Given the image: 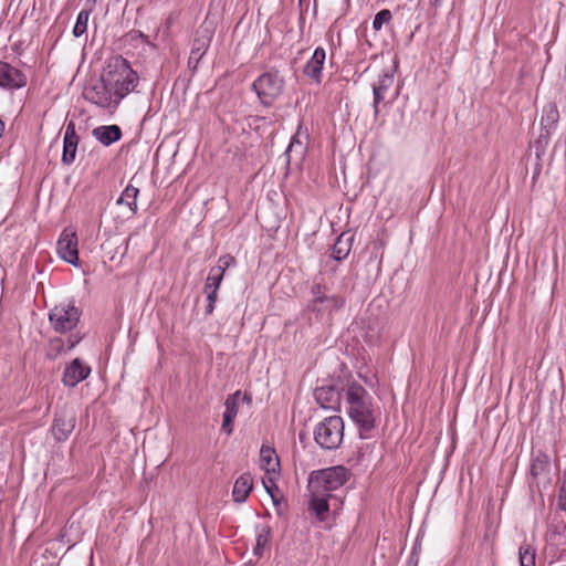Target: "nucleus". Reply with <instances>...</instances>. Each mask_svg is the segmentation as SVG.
Wrapping results in <instances>:
<instances>
[{
  "label": "nucleus",
  "instance_id": "obj_21",
  "mask_svg": "<svg viewBox=\"0 0 566 566\" xmlns=\"http://www.w3.org/2000/svg\"><path fill=\"white\" fill-rule=\"evenodd\" d=\"M317 403L325 409H336L340 402V392L333 386H323L314 391Z\"/></svg>",
  "mask_w": 566,
  "mask_h": 566
},
{
  "label": "nucleus",
  "instance_id": "obj_12",
  "mask_svg": "<svg viewBox=\"0 0 566 566\" xmlns=\"http://www.w3.org/2000/svg\"><path fill=\"white\" fill-rule=\"evenodd\" d=\"M240 400L251 402V397L242 395L240 390L229 395L224 401L226 410L223 412L222 430L230 436L233 432V421L238 415Z\"/></svg>",
  "mask_w": 566,
  "mask_h": 566
},
{
  "label": "nucleus",
  "instance_id": "obj_24",
  "mask_svg": "<svg viewBox=\"0 0 566 566\" xmlns=\"http://www.w3.org/2000/svg\"><path fill=\"white\" fill-rule=\"evenodd\" d=\"M253 489V479L249 473L240 475L233 485L232 496L238 503H243Z\"/></svg>",
  "mask_w": 566,
  "mask_h": 566
},
{
  "label": "nucleus",
  "instance_id": "obj_9",
  "mask_svg": "<svg viewBox=\"0 0 566 566\" xmlns=\"http://www.w3.org/2000/svg\"><path fill=\"white\" fill-rule=\"evenodd\" d=\"M75 424V413L69 409H61L54 415L53 424L51 427L52 434L57 441H65L73 432Z\"/></svg>",
  "mask_w": 566,
  "mask_h": 566
},
{
  "label": "nucleus",
  "instance_id": "obj_26",
  "mask_svg": "<svg viewBox=\"0 0 566 566\" xmlns=\"http://www.w3.org/2000/svg\"><path fill=\"white\" fill-rule=\"evenodd\" d=\"M261 468L268 473H275L280 467V460L275 450L269 446H262L260 450Z\"/></svg>",
  "mask_w": 566,
  "mask_h": 566
},
{
  "label": "nucleus",
  "instance_id": "obj_22",
  "mask_svg": "<svg viewBox=\"0 0 566 566\" xmlns=\"http://www.w3.org/2000/svg\"><path fill=\"white\" fill-rule=\"evenodd\" d=\"M394 84V74L384 72L379 74L378 81L373 85L374 93V109L377 115L379 112V104L385 99L386 92Z\"/></svg>",
  "mask_w": 566,
  "mask_h": 566
},
{
  "label": "nucleus",
  "instance_id": "obj_32",
  "mask_svg": "<svg viewBox=\"0 0 566 566\" xmlns=\"http://www.w3.org/2000/svg\"><path fill=\"white\" fill-rule=\"evenodd\" d=\"M91 15V10H81L77 14L75 25L73 28V35L78 38L87 30V23Z\"/></svg>",
  "mask_w": 566,
  "mask_h": 566
},
{
  "label": "nucleus",
  "instance_id": "obj_30",
  "mask_svg": "<svg viewBox=\"0 0 566 566\" xmlns=\"http://www.w3.org/2000/svg\"><path fill=\"white\" fill-rule=\"evenodd\" d=\"M271 539V528L268 525H263L256 536V544L253 548V554L258 557L262 556L264 547Z\"/></svg>",
  "mask_w": 566,
  "mask_h": 566
},
{
  "label": "nucleus",
  "instance_id": "obj_33",
  "mask_svg": "<svg viewBox=\"0 0 566 566\" xmlns=\"http://www.w3.org/2000/svg\"><path fill=\"white\" fill-rule=\"evenodd\" d=\"M391 12L388 9H382L379 12L376 13L374 21H373V28L376 31H379L385 23H388L391 20Z\"/></svg>",
  "mask_w": 566,
  "mask_h": 566
},
{
  "label": "nucleus",
  "instance_id": "obj_36",
  "mask_svg": "<svg viewBox=\"0 0 566 566\" xmlns=\"http://www.w3.org/2000/svg\"><path fill=\"white\" fill-rule=\"evenodd\" d=\"M559 506L566 511V470L563 473L562 485L559 489Z\"/></svg>",
  "mask_w": 566,
  "mask_h": 566
},
{
  "label": "nucleus",
  "instance_id": "obj_39",
  "mask_svg": "<svg viewBox=\"0 0 566 566\" xmlns=\"http://www.w3.org/2000/svg\"><path fill=\"white\" fill-rule=\"evenodd\" d=\"M265 488H266V490H268V493H270V494H271V496H272V497H274V495H273L272 491H271L268 486H265Z\"/></svg>",
  "mask_w": 566,
  "mask_h": 566
},
{
  "label": "nucleus",
  "instance_id": "obj_2",
  "mask_svg": "<svg viewBox=\"0 0 566 566\" xmlns=\"http://www.w3.org/2000/svg\"><path fill=\"white\" fill-rule=\"evenodd\" d=\"M102 75L113 90L115 104H119L125 96L134 92L139 83L137 72L133 70L129 62L120 55L113 56L108 60Z\"/></svg>",
  "mask_w": 566,
  "mask_h": 566
},
{
  "label": "nucleus",
  "instance_id": "obj_4",
  "mask_svg": "<svg viewBox=\"0 0 566 566\" xmlns=\"http://www.w3.org/2000/svg\"><path fill=\"white\" fill-rule=\"evenodd\" d=\"M349 478L348 470L343 465H335L323 470L314 471L308 479V490L331 494L343 486Z\"/></svg>",
  "mask_w": 566,
  "mask_h": 566
},
{
  "label": "nucleus",
  "instance_id": "obj_28",
  "mask_svg": "<svg viewBox=\"0 0 566 566\" xmlns=\"http://www.w3.org/2000/svg\"><path fill=\"white\" fill-rule=\"evenodd\" d=\"M559 119V113L555 104L549 103L543 107L541 125L548 135Z\"/></svg>",
  "mask_w": 566,
  "mask_h": 566
},
{
  "label": "nucleus",
  "instance_id": "obj_7",
  "mask_svg": "<svg viewBox=\"0 0 566 566\" xmlns=\"http://www.w3.org/2000/svg\"><path fill=\"white\" fill-rule=\"evenodd\" d=\"M83 96L87 102H91L102 108L116 109L119 105L115 104L113 90L105 82L103 75L99 81L84 88Z\"/></svg>",
  "mask_w": 566,
  "mask_h": 566
},
{
  "label": "nucleus",
  "instance_id": "obj_29",
  "mask_svg": "<svg viewBox=\"0 0 566 566\" xmlns=\"http://www.w3.org/2000/svg\"><path fill=\"white\" fill-rule=\"evenodd\" d=\"M139 193V189L134 187L133 185H128L123 191L122 196L118 198L117 203L123 205L126 203L132 211V213H136L138 210L137 207V196Z\"/></svg>",
  "mask_w": 566,
  "mask_h": 566
},
{
  "label": "nucleus",
  "instance_id": "obj_14",
  "mask_svg": "<svg viewBox=\"0 0 566 566\" xmlns=\"http://www.w3.org/2000/svg\"><path fill=\"white\" fill-rule=\"evenodd\" d=\"M212 39V30L203 23L196 31V38L193 39L189 62H195L196 64L202 59L206 54L210 42Z\"/></svg>",
  "mask_w": 566,
  "mask_h": 566
},
{
  "label": "nucleus",
  "instance_id": "obj_20",
  "mask_svg": "<svg viewBox=\"0 0 566 566\" xmlns=\"http://www.w3.org/2000/svg\"><path fill=\"white\" fill-rule=\"evenodd\" d=\"M78 140L80 137L76 134L75 123L71 120L67 123L64 134V145L62 155V161L64 164L70 165L75 160Z\"/></svg>",
  "mask_w": 566,
  "mask_h": 566
},
{
  "label": "nucleus",
  "instance_id": "obj_27",
  "mask_svg": "<svg viewBox=\"0 0 566 566\" xmlns=\"http://www.w3.org/2000/svg\"><path fill=\"white\" fill-rule=\"evenodd\" d=\"M353 237H346V233H342L332 248L331 259L339 262L347 258L352 249Z\"/></svg>",
  "mask_w": 566,
  "mask_h": 566
},
{
  "label": "nucleus",
  "instance_id": "obj_25",
  "mask_svg": "<svg viewBox=\"0 0 566 566\" xmlns=\"http://www.w3.org/2000/svg\"><path fill=\"white\" fill-rule=\"evenodd\" d=\"M307 142L308 134L306 130L303 132L302 126L300 125L286 148L285 155L287 157V161H290L292 153H295L300 158H302L305 154Z\"/></svg>",
  "mask_w": 566,
  "mask_h": 566
},
{
  "label": "nucleus",
  "instance_id": "obj_10",
  "mask_svg": "<svg viewBox=\"0 0 566 566\" xmlns=\"http://www.w3.org/2000/svg\"><path fill=\"white\" fill-rule=\"evenodd\" d=\"M28 77L19 69L0 61V87L4 90H19L27 85Z\"/></svg>",
  "mask_w": 566,
  "mask_h": 566
},
{
  "label": "nucleus",
  "instance_id": "obj_34",
  "mask_svg": "<svg viewBox=\"0 0 566 566\" xmlns=\"http://www.w3.org/2000/svg\"><path fill=\"white\" fill-rule=\"evenodd\" d=\"M205 293L207 294V306H206V314L211 315L214 310V305L218 298V290L212 289H205Z\"/></svg>",
  "mask_w": 566,
  "mask_h": 566
},
{
  "label": "nucleus",
  "instance_id": "obj_37",
  "mask_svg": "<svg viewBox=\"0 0 566 566\" xmlns=\"http://www.w3.org/2000/svg\"><path fill=\"white\" fill-rule=\"evenodd\" d=\"M3 130H4V123L2 122V119L0 118V137L2 136L3 134Z\"/></svg>",
  "mask_w": 566,
  "mask_h": 566
},
{
  "label": "nucleus",
  "instance_id": "obj_23",
  "mask_svg": "<svg viewBox=\"0 0 566 566\" xmlns=\"http://www.w3.org/2000/svg\"><path fill=\"white\" fill-rule=\"evenodd\" d=\"M92 134L104 146H109L122 138V130L117 125L98 126Z\"/></svg>",
  "mask_w": 566,
  "mask_h": 566
},
{
  "label": "nucleus",
  "instance_id": "obj_1",
  "mask_svg": "<svg viewBox=\"0 0 566 566\" xmlns=\"http://www.w3.org/2000/svg\"><path fill=\"white\" fill-rule=\"evenodd\" d=\"M345 401L349 418L359 427L360 437L366 438L364 432L376 427V411L371 396L361 385L354 381L347 385Z\"/></svg>",
  "mask_w": 566,
  "mask_h": 566
},
{
  "label": "nucleus",
  "instance_id": "obj_17",
  "mask_svg": "<svg viewBox=\"0 0 566 566\" xmlns=\"http://www.w3.org/2000/svg\"><path fill=\"white\" fill-rule=\"evenodd\" d=\"M326 60V52L323 48L315 49L312 57L303 67V74L315 84L322 82V70Z\"/></svg>",
  "mask_w": 566,
  "mask_h": 566
},
{
  "label": "nucleus",
  "instance_id": "obj_11",
  "mask_svg": "<svg viewBox=\"0 0 566 566\" xmlns=\"http://www.w3.org/2000/svg\"><path fill=\"white\" fill-rule=\"evenodd\" d=\"M83 338V335L78 332L71 333L66 339L62 337H52L48 342L45 355L49 359L54 360L59 356L73 349Z\"/></svg>",
  "mask_w": 566,
  "mask_h": 566
},
{
  "label": "nucleus",
  "instance_id": "obj_19",
  "mask_svg": "<svg viewBox=\"0 0 566 566\" xmlns=\"http://www.w3.org/2000/svg\"><path fill=\"white\" fill-rule=\"evenodd\" d=\"M308 491L311 493L308 511L316 517L318 522L326 521L329 512L328 500L332 497V494H324L315 490Z\"/></svg>",
  "mask_w": 566,
  "mask_h": 566
},
{
  "label": "nucleus",
  "instance_id": "obj_38",
  "mask_svg": "<svg viewBox=\"0 0 566 566\" xmlns=\"http://www.w3.org/2000/svg\"><path fill=\"white\" fill-rule=\"evenodd\" d=\"M440 2H441V0H432V4H433L434 7H439V6H440Z\"/></svg>",
  "mask_w": 566,
  "mask_h": 566
},
{
  "label": "nucleus",
  "instance_id": "obj_15",
  "mask_svg": "<svg viewBox=\"0 0 566 566\" xmlns=\"http://www.w3.org/2000/svg\"><path fill=\"white\" fill-rule=\"evenodd\" d=\"M235 264L234 256L224 254L218 259L216 266H212L207 276L205 289L219 290L226 271Z\"/></svg>",
  "mask_w": 566,
  "mask_h": 566
},
{
  "label": "nucleus",
  "instance_id": "obj_31",
  "mask_svg": "<svg viewBox=\"0 0 566 566\" xmlns=\"http://www.w3.org/2000/svg\"><path fill=\"white\" fill-rule=\"evenodd\" d=\"M518 559L521 566H535V549L532 545L524 543L520 546Z\"/></svg>",
  "mask_w": 566,
  "mask_h": 566
},
{
  "label": "nucleus",
  "instance_id": "obj_6",
  "mask_svg": "<svg viewBox=\"0 0 566 566\" xmlns=\"http://www.w3.org/2000/svg\"><path fill=\"white\" fill-rule=\"evenodd\" d=\"M81 314L73 302L60 303L50 311L49 322L56 333H72L80 322Z\"/></svg>",
  "mask_w": 566,
  "mask_h": 566
},
{
  "label": "nucleus",
  "instance_id": "obj_18",
  "mask_svg": "<svg viewBox=\"0 0 566 566\" xmlns=\"http://www.w3.org/2000/svg\"><path fill=\"white\" fill-rule=\"evenodd\" d=\"M91 373L88 366H84L80 358H75L66 366L62 381L66 387H75L78 382L86 379Z\"/></svg>",
  "mask_w": 566,
  "mask_h": 566
},
{
  "label": "nucleus",
  "instance_id": "obj_16",
  "mask_svg": "<svg viewBox=\"0 0 566 566\" xmlns=\"http://www.w3.org/2000/svg\"><path fill=\"white\" fill-rule=\"evenodd\" d=\"M344 305L345 298L343 296L331 294L326 296H318L317 298H312L308 307L312 312L317 314L331 315L333 312L340 310Z\"/></svg>",
  "mask_w": 566,
  "mask_h": 566
},
{
  "label": "nucleus",
  "instance_id": "obj_35",
  "mask_svg": "<svg viewBox=\"0 0 566 566\" xmlns=\"http://www.w3.org/2000/svg\"><path fill=\"white\" fill-rule=\"evenodd\" d=\"M311 294L312 298L329 295L328 287L325 284L316 283L312 286Z\"/></svg>",
  "mask_w": 566,
  "mask_h": 566
},
{
  "label": "nucleus",
  "instance_id": "obj_8",
  "mask_svg": "<svg viewBox=\"0 0 566 566\" xmlns=\"http://www.w3.org/2000/svg\"><path fill=\"white\" fill-rule=\"evenodd\" d=\"M78 240L76 231L72 228H65L56 243V251L59 256L65 262L77 266L78 265Z\"/></svg>",
  "mask_w": 566,
  "mask_h": 566
},
{
  "label": "nucleus",
  "instance_id": "obj_5",
  "mask_svg": "<svg viewBox=\"0 0 566 566\" xmlns=\"http://www.w3.org/2000/svg\"><path fill=\"white\" fill-rule=\"evenodd\" d=\"M344 437V421L339 416L325 418L314 430L315 442L324 450L337 449Z\"/></svg>",
  "mask_w": 566,
  "mask_h": 566
},
{
  "label": "nucleus",
  "instance_id": "obj_13",
  "mask_svg": "<svg viewBox=\"0 0 566 566\" xmlns=\"http://www.w3.org/2000/svg\"><path fill=\"white\" fill-rule=\"evenodd\" d=\"M549 471H551L549 457L541 450L533 453L531 468H530L532 485L535 484L538 488L542 480L549 482V478H548Z\"/></svg>",
  "mask_w": 566,
  "mask_h": 566
},
{
  "label": "nucleus",
  "instance_id": "obj_3",
  "mask_svg": "<svg viewBox=\"0 0 566 566\" xmlns=\"http://www.w3.org/2000/svg\"><path fill=\"white\" fill-rule=\"evenodd\" d=\"M285 78L275 69L262 73L252 84L261 104L270 107L283 94Z\"/></svg>",
  "mask_w": 566,
  "mask_h": 566
}]
</instances>
